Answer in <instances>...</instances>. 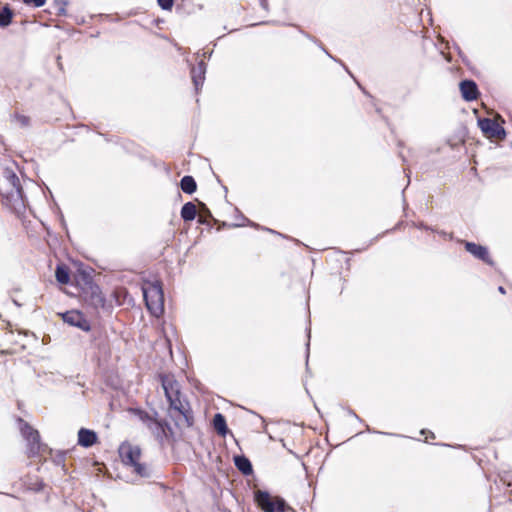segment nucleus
Here are the masks:
<instances>
[{
	"label": "nucleus",
	"mask_w": 512,
	"mask_h": 512,
	"mask_svg": "<svg viewBox=\"0 0 512 512\" xmlns=\"http://www.w3.org/2000/svg\"><path fill=\"white\" fill-rule=\"evenodd\" d=\"M162 387L169 402V414L179 428L191 427L194 422L189 402L180 391L179 383L169 375L161 377Z\"/></svg>",
	"instance_id": "1"
},
{
	"label": "nucleus",
	"mask_w": 512,
	"mask_h": 512,
	"mask_svg": "<svg viewBox=\"0 0 512 512\" xmlns=\"http://www.w3.org/2000/svg\"><path fill=\"white\" fill-rule=\"evenodd\" d=\"M142 292L147 309L155 317H160L164 312V295L160 282H145Z\"/></svg>",
	"instance_id": "2"
},
{
	"label": "nucleus",
	"mask_w": 512,
	"mask_h": 512,
	"mask_svg": "<svg viewBox=\"0 0 512 512\" xmlns=\"http://www.w3.org/2000/svg\"><path fill=\"white\" fill-rule=\"evenodd\" d=\"M119 455L125 465L133 467L136 474L142 477L148 476L146 467L139 463L141 450L138 446L128 442L122 443L119 447Z\"/></svg>",
	"instance_id": "3"
},
{
	"label": "nucleus",
	"mask_w": 512,
	"mask_h": 512,
	"mask_svg": "<svg viewBox=\"0 0 512 512\" xmlns=\"http://www.w3.org/2000/svg\"><path fill=\"white\" fill-rule=\"evenodd\" d=\"M258 506L265 512H284L286 503L281 497H272L268 492L258 490L255 493Z\"/></svg>",
	"instance_id": "4"
},
{
	"label": "nucleus",
	"mask_w": 512,
	"mask_h": 512,
	"mask_svg": "<svg viewBox=\"0 0 512 512\" xmlns=\"http://www.w3.org/2000/svg\"><path fill=\"white\" fill-rule=\"evenodd\" d=\"M83 299L88 305L96 309L105 305V297L100 287L92 282H87V286L83 290Z\"/></svg>",
	"instance_id": "5"
},
{
	"label": "nucleus",
	"mask_w": 512,
	"mask_h": 512,
	"mask_svg": "<svg viewBox=\"0 0 512 512\" xmlns=\"http://www.w3.org/2000/svg\"><path fill=\"white\" fill-rule=\"evenodd\" d=\"M21 422V432L28 442V452L30 456L36 455L40 450V436L37 430H34L30 425Z\"/></svg>",
	"instance_id": "6"
},
{
	"label": "nucleus",
	"mask_w": 512,
	"mask_h": 512,
	"mask_svg": "<svg viewBox=\"0 0 512 512\" xmlns=\"http://www.w3.org/2000/svg\"><path fill=\"white\" fill-rule=\"evenodd\" d=\"M478 124L482 132L489 138L502 139L505 137L504 128L495 120L483 118L478 120Z\"/></svg>",
	"instance_id": "7"
},
{
	"label": "nucleus",
	"mask_w": 512,
	"mask_h": 512,
	"mask_svg": "<svg viewBox=\"0 0 512 512\" xmlns=\"http://www.w3.org/2000/svg\"><path fill=\"white\" fill-rule=\"evenodd\" d=\"M3 181L6 183L7 187L4 189L3 193L7 197H14L21 195V186L20 181L17 175L9 169H6L3 172Z\"/></svg>",
	"instance_id": "8"
},
{
	"label": "nucleus",
	"mask_w": 512,
	"mask_h": 512,
	"mask_svg": "<svg viewBox=\"0 0 512 512\" xmlns=\"http://www.w3.org/2000/svg\"><path fill=\"white\" fill-rule=\"evenodd\" d=\"M62 319L64 322L68 323L71 326L78 327L82 329L83 331H89L90 330V323L85 318V316L77 310H71L67 311L64 314H62Z\"/></svg>",
	"instance_id": "9"
},
{
	"label": "nucleus",
	"mask_w": 512,
	"mask_h": 512,
	"mask_svg": "<svg viewBox=\"0 0 512 512\" xmlns=\"http://www.w3.org/2000/svg\"><path fill=\"white\" fill-rule=\"evenodd\" d=\"M466 250L471 253L474 257L484 261L487 264H492V260L490 259L489 252L486 247L472 243H465Z\"/></svg>",
	"instance_id": "10"
},
{
	"label": "nucleus",
	"mask_w": 512,
	"mask_h": 512,
	"mask_svg": "<svg viewBox=\"0 0 512 512\" xmlns=\"http://www.w3.org/2000/svg\"><path fill=\"white\" fill-rule=\"evenodd\" d=\"M460 91L462 97L466 101H473L478 97V88L474 81L464 80L460 83Z\"/></svg>",
	"instance_id": "11"
},
{
	"label": "nucleus",
	"mask_w": 512,
	"mask_h": 512,
	"mask_svg": "<svg viewBox=\"0 0 512 512\" xmlns=\"http://www.w3.org/2000/svg\"><path fill=\"white\" fill-rule=\"evenodd\" d=\"M97 440V434L93 430L81 428L78 431V444L82 447H91L97 442Z\"/></svg>",
	"instance_id": "12"
},
{
	"label": "nucleus",
	"mask_w": 512,
	"mask_h": 512,
	"mask_svg": "<svg viewBox=\"0 0 512 512\" xmlns=\"http://www.w3.org/2000/svg\"><path fill=\"white\" fill-rule=\"evenodd\" d=\"M206 65L200 61L197 66L192 67L191 77L196 90L202 87L205 80Z\"/></svg>",
	"instance_id": "13"
},
{
	"label": "nucleus",
	"mask_w": 512,
	"mask_h": 512,
	"mask_svg": "<svg viewBox=\"0 0 512 512\" xmlns=\"http://www.w3.org/2000/svg\"><path fill=\"white\" fill-rule=\"evenodd\" d=\"M146 427L150 430L153 436L160 442L166 437L167 424L153 418Z\"/></svg>",
	"instance_id": "14"
},
{
	"label": "nucleus",
	"mask_w": 512,
	"mask_h": 512,
	"mask_svg": "<svg viewBox=\"0 0 512 512\" xmlns=\"http://www.w3.org/2000/svg\"><path fill=\"white\" fill-rule=\"evenodd\" d=\"M10 121L12 124L20 127V128H27L30 125V117L28 115L22 114L18 111H15L10 116Z\"/></svg>",
	"instance_id": "15"
},
{
	"label": "nucleus",
	"mask_w": 512,
	"mask_h": 512,
	"mask_svg": "<svg viewBox=\"0 0 512 512\" xmlns=\"http://www.w3.org/2000/svg\"><path fill=\"white\" fill-rule=\"evenodd\" d=\"M234 463L237 469L245 475H249L253 471L251 462L245 456H236Z\"/></svg>",
	"instance_id": "16"
},
{
	"label": "nucleus",
	"mask_w": 512,
	"mask_h": 512,
	"mask_svg": "<svg viewBox=\"0 0 512 512\" xmlns=\"http://www.w3.org/2000/svg\"><path fill=\"white\" fill-rule=\"evenodd\" d=\"M213 426L214 429L220 434L221 436H225L227 433V424L226 419L221 413L215 414L213 418Z\"/></svg>",
	"instance_id": "17"
},
{
	"label": "nucleus",
	"mask_w": 512,
	"mask_h": 512,
	"mask_svg": "<svg viewBox=\"0 0 512 512\" xmlns=\"http://www.w3.org/2000/svg\"><path fill=\"white\" fill-rule=\"evenodd\" d=\"M181 189L184 193L192 194L197 189L196 181L192 176H184L180 181Z\"/></svg>",
	"instance_id": "18"
},
{
	"label": "nucleus",
	"mask_w": 512,
	"mask_h": 512,
	"mask_svg": "<svg viewBox=\"0 0 512 512\" xmlns=\"http://www.w3.org/2000/svg\"><path fill=\"white\" fill-rule=\"evenodd\" d=\"M181 217L184 221H192L196 217V206L192 202H187L181 209Z\"/></svg>",
	"instance_id": "19"
},
{
	"label": "nucleus",
	"mask_w": 512,
	"mask_h": 512,
	"mask_svg": "<svg viewBox=\"0 0 512 512\" xmlns=\"http://www.w3.org/2000/svg\"><path fill=\"white\" fill-rule=\"evenodd\" d=\"M13 18V11L6 5L0 11V27H7L11 24Z\"/></svg>",
	"instance_id": "20"
},
{
	"label": "nucleus",
	"mask_w": 512,
	"mask_h": 512,
	"mask_svg": "<svg viewBox=\"0 0 512 512\" xmlns=\"http://www.w3.org/2000/svg\"><path fill=\"white\" fill-rule=\"evenodd\" d=\"M56 279L61 284H67L70 280L69 270L64 265H58L55 272Z\"/></svg>",
	"instance_id": "21"
},
{
	"label": "nucleus",
	"mask_w": 512,
	"mask_h": 512,
	"mask_svg": "<svg viewBox=\"0 0 512 512\" xmlns=\"http://www.w3.org/2000/svg\"><path fill=\"white\" fill-rule=\"evenodd\" d=\"M133 413L139 418L140 421H142L145 425H147L153 417H151L147 412L140 410V409H134Z\"/></svg>",
	"instance_id": "22"
},
{
	"label": "nucleus",
	"mask_w": 512,
	"mask_h": 512,
	"mask_svg": "<svg viewBox=\"0 0 512 512\" xmlns=\"http://www.w3.org/2000/svg\"><path fill=\"white\" fill-rule=\"evenodd\" d=\"M23 3L27 6L40 8L43 7L46 4L47 0H22Z\"/></svg>",
	"instance_id": "23"
},
{
	"label": "nucleus",
	"mask_w": 512,
	"mask_h": 512,
	"mask_svg": "<svg viewBox=\"0 0 512 512\" xmlns=\"http://www.w3.org/2000/svg\"><path fill=\"white\" fill-rule=\"evenodd\" d=\"M157 1H158L159 6L165 10H170L173 6V0H157Z\"/></svg>",
	"instance_id": "24"
},
{
	"label": "nucleus",
	"mask_w": 512,
	"mask_h": 512,
	"mask_svg": "<svg viewBox=\"0 0 512 512\" xmlns=\"http://www.w3.org/2000/svg\"><path fill=\"white\" fill-rule=\"evenodd\" d=\"M260 5L263 9H267L268 7V1L267 0H260Z\"/></svg>",
	"instance_id": "25"
},
{
	"label": "nucleus",
	"mask_w": 512,
	"mask_h": 512,
	"mask_svg": "<svg viewBox=\"0 0 512 512\" xmlns=\"http://www.w3.org/2000/svg\"><path fill=\"white\" fill-rule=\"evenodd\" d=\"M498 291H499L500 293H502V294H505V289H504V287H502V286H500V287L498 288Z\"/></svg>",
	"instance_id": "26"
}]
</instances>
